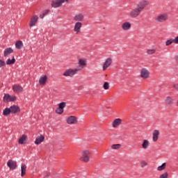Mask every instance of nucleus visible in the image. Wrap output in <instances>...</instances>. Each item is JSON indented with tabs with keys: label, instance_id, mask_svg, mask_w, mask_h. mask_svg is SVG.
I'll use <instances>...</instances> for the list:
<instances>
[{
	"label": "nucleus",
	"instance_id": "nucleus-12",
	"mask_svg": "<svg viewBox=\"0 0 178 178\" xmlns=\"http://www.w3.org/2000/svg\"><path fill=\"white\" fill-rule=\"evenodd\" d=\"M3 101V102H13V101H16V96H10L9 94H5Z\"/></svg>",
	"mask_w": 178,
	"mask_h": 178
},
{
	"label": "nucleus",
	"instance_id": "nucleus-25",
	"mask_svg": "<svg viewBox=\"0 0 178 178\" xmlns=\"http://www.w3.org/2000/svg\"><path fill=\"white\" fill-rule=\"evenodd\" d=\"M26 141H27V136H26L25 134H23L18 140V143L21 145H23V144H24Z\"/></svg>",
	"mask_w": 178,
	"mask_h": 178
},
{
	"label": "nucleus",
	"instance_id": "nucleus-14",
	"mask_svg": "<svg viewBox=\"0 0 178 178\" xmlns=\"http://www.w3.org/2000/svg\"><path fill=\"white\" fill-rule=\"evenodd\" d=\"M7 166L9 167L10 170H15L17 168V163L13 160H9L7 162Z\"/></svg>",
	"mask_w": 178,
	"mask_h": 178
},
{
	"label": "nucleus",
	"instance_id": "nucleus-38",
	"mask_svg": "<svg viewBox=\"0 0 178 178\" xmlns=\"http://www.w3.org/2000/svg\"><path fill=\"white\" fill-rule=\"evenodd\" d=\"M58 108H60V109H65V108H66V102H62L61 103H60L58 104Z\"/></svg>",
	"mask_w": 178,
	"mask_h": 178
},
{
	"label": "nucleus",
	"instance_id": "nucleus-36",
	"mask_svg": "<svg viewBox=\"0 0 178 178\" xmlns=\"http://www.w3.org/2000/svg\"><path fill=\"white\" fill-rule=\"evenodd\" d=\"M122 147L120 144H114L111 145V149H119Z\"/></svg>",
	"mask_w": 178,
	"mask_h": 178
},
{
	"label": "nucleus",
	"instance_id": "nucleus-19",
	"mask_svg": "<svg viewBox=\"0 0 178 178\" xmlns=\"http://www.w3.org/2000/svg\"><path fill=\"white\" fill-rule=\"evenodd\" d=\"M122 119L115 118L112 122V127H113L114 129H116V127H119V126L122 124Z\"/></svg>",
	"mask_w": 178,
	"mask_h": 178
},
{
	"label": "nucleus",
	"instance_id": "nucleus-8",
	"mask_svg": "<svg viewBox=\"0 0 178 178\" xmlns=\"http://www.w3.org/2000/svg\"><path fill=\"white\" fill-rule=\"evenodd\" d=\"M70 0H53L51 1L52 8H59L62 6L65 2H69Z\"/></svg>",
	"mask_w": 178,
	"mask_h": 178
},
{
	"label": "nucleus",
	"instance_id": "nucleus-3",
	"mask_svg": "<svg viewBox=\"0 0 178 178\" xmlns=\"http://www.w3.org/2000/svg\"><path fill=\"white\" fill-rule=\"evenodd\" d=\"M148 5H149V1L148 0H141L136 3V8L143 12Z\"/></svg>",
	"mask_w": 178,
	"mask_h": 178
},
{
	"label": "nucleus",
	"instance_id": "nucleus-20",
	"mask_svg": "<svg viewBox=\"0 0 178 178\" xmlns=\"http://www.w3.org/2000/svg\"><path fill=\"white\" fill-rule=\"evenodd\" d=\"M47 80H48V76H47V75H42L39 79L40 86H45V84H47Z\"/></svg>",
	"mask_w": 178,
	"mask_h": 178
},
{
	"label": "nucleus",
	"instance_id": "nucleus-32",
	"mask_svg": "<svg viewBox=\"0 0 178 178\" xmlns=\"http://www.w3.org/2000/svg\"><path fill=\"white\" fill-rule=\"evenodd\" d=\"M15 62H16V59H15V57H13V59L10 60V58H8L6 60V65H15Z\"/></svg>",
	"mask_w": 178,
	"mask_h": 178
},
{
	"label": "nucleus",
	"instance_id": "nucleus-15",
	"mask_svg": "<svg viewBox=\"0 0 178 178\" xmlns=\"http://www.w3.org/2000/svg\"><path fill=\"white\" fill-rule=\"evenodd\" d=\"M38 22V15L32 16L29 22V27H34V26L37 24Z\"/></svg>",
	"mask_w": 178,
	"mask_h": 178
},
{
	"label": "nucleus",
	"instance_id": "nucleus-1",
	"mask_svg": "<svg viewBox=\"0 0 178 178\" xmlns=\"http://www.w3.org/2000/svg\"><path fill=\"white\" fill-rule=\"evenodd\" d=\"M90 155H91V151L90 149L83 150L80 157V161L86 163L90 162Z\"/></svg>",
	"mask_w": 178,
	"mask_h": 178
},
{
	"label": "nucleus",
	"instance_id": "nucleus-9",
	"mask_svg": "<svg viewBox=\"0 0 178 178\" xmlns=\"http://www.w3.org/2000/svg\"><path fill=\"white\" fill-rule=\"evenodd\" d=\"M141 10H140L138 8H133L130 13H129V16L134 19H136V17H138V16H140V15H141Z\"/></svg>",
	"mask_w": 178,
	"mask_h": 178
},
{
	"label": "nucleus",
	"instance_id": "nucleus-22",
	"mask_svg": "<svg viewBox=\"0 0 178 178\" xmlns=\"http://www.w3.org/2000/svg\"><path fill=\"white\" fill-rule=\"evenodd\" d=\"M10 111L11 113H18V112H20V107H19V106L13 105L10 107Z\"/></svg>",
	"mask_w": 178,
	"mask_h": 178
},
{
	"label": "nucleus",
	"instance_id": "nucleus-35",
	"mask_svg": "<svg viewBox=\"0 0 178 178\" xmlns=\"http://www.w3.org/2000/svg\"><path fill=\"white\" fill-rule=\"evenodd\" d=\"M63 112H65V109L60 108V107H58L56 109V113H57V115H62V113H63Z\"/></svg>",
	"mask_w": 178,
	"mask_h": 178
},
{
	"label": "nucleus",
	"instance_id": "nucleus-43",
	"mask_svg": "<svg viewBox=\"0 0 178 178\" xmlns=\"http://www.w3.org/2000/svg\"><path fill=\"white\" fill-rule=\"evenodd\" d=\"M83 88H84V86H83V85H81L77 87V90H79V91L83 90Z\"/></svg>",
	"mask_w": 178,
	"mask_h": 178
},
{
	"label": "nucleus",
	"instance_id": "nucleus-10",
	"mask_svg": "<svg viewBox=\"0 0 178 178\" xmlns=\"http://www.w3.org/2000/svg\"><path fill=\"white\" fill-rule=\"evenodd\" d=\"M66 122L67 124H77L79 121L77 117L74 115H70L67 118Z\"/></svg>",
	"mask_w": 178,
	"mask_h": 178
},
{
	"label": "nucleus",
	"instance_id": "nucleus-31",
	"mask_svg": "<svg viewBox=\"0 0 178 178\" xmlns=\"http://www.w3.org/2000/svg\"><path fill=\"white\" fill-rule=\"evenodd\" d=\"M48 13H49V10H43L40 15V19H43L44 16H47L48 15Z\"/></svg>",
	"mask_w": 178,
	"mask_h": 178
},
{
	"label": "nucleus",
	"instance_id": "nucleus-21",
	"mask_svg": "<svg viewBox=\"0 0 178 178\" xmlns=\"http://www.w3.org/2000/svg\"><path fill=\"white\" fill-rule=\"evenodd\" d=\"M159 131L155 129L153 131V134H152V141L154 143H156V141H158L159 138Z\"/></svg>",
	"mask_w": 178,
	"mask_h": 178
},
{
	"label": "nucleus",
	"instance_id": "nucleus-24",
	"mask_svg": "<svg viewBox=\"0 0 178 178\" xmlns=\"http://www.w3.org/2000/svg\"><path fill=\"white\" fill-rule=\"evenodd\" d=\"M44 139H45V137L42 135H40V136L36 138L35 140V144H36V145H40V144H41Z\"/></svg>",
	"mask_w": 178,
	"mask_h": 178
},
{
	"label": "nucleus",
	"instance_id": "nucleus-23",
	"mask_svg": "<svg viewBox=\"0 0 178 178\" xmlns=\"http://www.w3.org/2000/svg\"><path fill=\"white\" fill-rule=\"evenodd\" d=\"M149 145H150L149 140L145 139L142 142L141 147L143 149H148V148L149 147Z\"/></svg>",
	"mask_w": 178,
	"mask_h": 178
},
{
	"label": "nucleus",
	"instance_id": "nucleus-5",
	"mask_svg": "<svg viewBox=\"0 0 178 178\" xmlns=\"http://www.w3.org/2000/svg\"><path fill=\"white\" fill-rule=\"evenodd\" d=\"M169 19L167 13H162L159 15L156 18L155 21L157 22V23H165L166 20Z\"/></svg>",
	"mask_w": 178,
	"mask_h": 178
},
{
	"label": "nucleus",
	"instance_id": "nucleus-39",
	"mask_svg": "<svg viewBox=\"0 0 178 178\" xmlns=\"http://www.w3.org/2000/svg\"><path fill=\"white\" fill-rule=\"evenodd\" d=\"M103 88L104 90H109V83L105 82L103 85Z\"/></svg>",
	"mask_w": 178,
	"mask_h": 178
},
{
	"label": "nucleus",
	"instance_id": "nucleus-16",
	"mask_svg": "<svg viewBox=\"0 0 178 178\" xmlns=\"http://www.w3.org/2000/svg\"><path fill=\"white\" fill-rule=\"evenodd\" d=\"M12 89H13V91L14 92H16L17 94H20L23 92V87H22V86L20 85H17V84L13 85Z\"/></svg>",
	"mask_w": 178,
	"mask_h": 178
},
{
	"label": "nucleus",
	"instance_id": "nucleus-29",
	"mask_svg": "<svg viewBox=\"0 0 178 178\" xmlns=\"http://www.w3.org/2000/svg\"><path fill=\"white\" fill-rule=\"evenodd\" d=\"M11 111H10V108H6L3 111V116H8V115H10Z\"/></svg>",
	"mask_w": 178,
	"mask_h": 178
},
{
	"label": "nucleus",
	"instance_id": "nucleus-27",
	"mask_svg": "<svg viewBox=\"0 0 178 178\" xmlns=\"http://www.w3.org/2000/svg\"><path fill=\"white\" fill-rule=\"evenodd\" d=\"M10 54H13V49L11 47H8L4 50V56H8Z\"/></svg>",
	"mask_w": 178,
	"mask_h": 178
},
{
	"label": "nucleus",
	"instance_id": "nucleus-30",
	"mask_svg": "<svg viewBox=\"0 0 178 178\" xmlns=\"http://www.w3.org/2000/svg\"><path fill=\"white\" fill-rule=\"evenodd\" d=\"M156 53V49H149L146 51V54H147V55H154Z\"/></svg>",
	"mask_w": 178,
	"mask_h": 178
},
{
	"label": "nucleus",
	"instance_id": "nucleus-17",
	"mask_svg": "<svg viewBox=\"0 0 178 178\" xmlns=\"http://www.w3.org/2000/svg\"><path fill=\"white\" fill-rule=\"evenodd\" d=\"M112 58H108L106 59L105 62L103 64V70L105 71L111 65H112Z\"/></svg>",
	"mask_w": 178,
	"mask_h": 178
},
{
	"label": "nucleus",
	"instance_id": "nucleus-11",
	"mask_svg": "<svg viewBox=\"0 0 178 178\" xmlns=\"http://www.w3.org/2000/svg\"><path fill=\"white\" fill-rule=\"evenodd\" d=\"M81 27H83V22H75L73 29L74 32L76 34L81 33Z\"/></svg>",
	"mask_w": 178,
	"mask_h": 178
},
{
	"label": "nucleus",
	"instance_id": "nucleus-26",
	"mask_svg": "<svg viewBox=\"0 0 178 178\" xmlns=\"http://www.w3.org/2000/svg\"><path fill=\"white\" fill-rule=\"evenodd\" d=\"M26 169H27V166L26 164L22 163L21 164V176L22 177H24L26 175Z\"/></svg>",
	"mask_w": 178,
	"mask_h": 178
},
{
	"label": "nucleus",
	"instance_id": "nucleus-18",
	"mask_svg": "<svg viewBox=\"0 0 178 178\" xmlns=\"http://www.w3.org/2000/svg\"><path fill=\"white\" fill-rule=\"evenodd\" d=\"M121 29L124 31H128V30H130L131 29V23L129 22H125L121 25Z\"/></svg>",
	"mask_w": 178,
	"mask_h": 178
},
{
	"label": "nucleus",
	"instance_id": "nucleus-40",
	"mask_svg": "<svg viewBox=\"0 0 178 178\" xmlns=\"http://www.w3.org/2000/svg\"><path fill=\"white\" fill-rule=\"evenodd\" d=\"M172 87H173L174 90H175V91L178 90V83H174L172 85Z\"/></svg>",
	"mask_w": 178,
	"mask_h": 178
},
{
	"label": "nucleus",
	"instance_id": "nucleus-6",
	"mask_svg": "<svg viewBox=\"0 0 178 178\" xmlns=\"http://www.w3.org/2000/svg\"><path fill=\"white\" fill-rule=\"evenodd\" d=\"M85 17H86L83 13H79L72 17V20L75 22L81 23L82 22H84Z\"/></svg>",
	"mask_w": 178,
	"mask_h": 178
},
{
	"label": "nucleus",
	"instance_id": "nucleus-2",
	"mask_svg": "<svg viewBox=\"0 0 178 178\" xmlns=\"http://www.w3.org/2000/svg\"><path fill=\"white\" fill-rule=\"evenodd\" d=\"M77 72H79L77 68H69L63 72V76L64 77H74L77 74Z\"/></svg>",
	"mask_w": 178,
	"mask_h": 178
},
{
	"label": "nucleus",
	"instance_id": "nucleus-13",
	"mask_svg": "<svg viewBox=\"0 0 178 178\" xmlns=\"http://www.w3.org/2000/svg\"><path fill=\"white\" fill-rule=\"evenodd\" d=\"M165 104L167 106H172L175 104L173 96H167L165 99Z\"/></svg>",
	"mask_w": 178,
	"mask_h": 178
},
{
	"label": "nucleus",
	"instance_id": "nucleus-33",
	"mask_svg": "<svg viewBox=\"0 0 178 178\" xmlns=\"http://www.w3.org/2000/svg\"><path fill=\"white\" fill-rule=\"evenodd\" d=\"M165 169H166V163H163L161 165L157 168L159 172H162V170H165Z\"/></svg>",
	"mask_w": 178,
	"mask_h": 178
},
{
	"label": "nucleus",
	"instance_id": "nucleus-34",
	"mask_svg": "<svg viewBox=\"0 0 178 178\" xmlns=\"http://www.w3.org/2000/svg\"><path fill=\"white\" fill-rule=\"evenodd\" d=\"M173 38H170L165 41V47H169V45H172L173 44Z\"/></svg>",
	"mask_w": 178,
	"mask_h": 178
},
{
	"label": "nucleus",
	"instance_id": "nucleus-37",
	"mask_svg": "<svg viewBox=\"0 0 178 178\" xmlns=\"http://www.w3.org/2000/svg\"><path fill=\"white\" fill-rule=\"evenodd\" d=\"M140 168H145V166H148V163L144 160H142L140 163Z\"/></svg>",
	"mask_w": 178,
	"mask_h": 178
},
{
	"label": "nucleus",
	"instance_id": "nucleus-41",
	"mask_svg": "<svg viewBox=\"0 0 178 178\" xmlns=\"http://www.w3.org/2000/svg\"><path fill=\"white\" fill-rule=\"evenodd\" d=\"M173 40L174 44H178V35L176 36Z\"/></svg>",
	"mask_w": 178,
	"mask_h": 178
},
{
	"label": "nucleus",
	"instance_id": "nucleus-42",
	"mask_svg": "<svg viewBox=\"0 0 178 178\" xmlns=\"http://www.w3.org/2000/svg\"><path fill=\"white\" fill-rule=\"evenodd\" d=\"M4 65H5V61L0 60V67H3Z\"/></svg>",
	"mask_w": 178,
	"mask_h": 178
},
{
	"label": "nucleus",
	"instance_id": "nucleus-7",
	"mask_svg": "<svg viewBox=\"0 0 178 178\" xmlns=\"http://www.w3.org/2000/svg\"><path fill=\"white\" fill-rule=\"evenodd\" d=\"M78 67L76 69L78 72L80 70H83L87 66V60L86 58H79L78 61Z\"/></svg>",
	"mask_w": 178,
	"mask_h": 178
},
{
	"label": "nucleus",
	"instance_id": "nucleus-28",
	"mask_svg": "<svg viewBox=\"0 0 178 178\" xmlns=\"http://www.w3.org/2000/svg\"><path fill=\"white\" fill-rule=\"evenodd\" d=\"M23 47H24L23 41L18 40L15 42V48H17V49H22Z\"/></svg>",
	"mask_w": 178,
	"mask_h": 178
},
{
	"label": "nucleus",
	"instance_id": "nucleus-4",
	"mask_svg": "<svg viewBox=\"0 0 178 178\" xmlns=\"http://www.w3.org/2000/svg\"><path fill=\"white\" fill-rule=\"evenodd\" d=\"M149 70L145 67H143L140 70V77L142 80H147V79H149Z\"/></svg>",
	"mask_w": 178,
	"mask_h": 178
}]
</instances>
